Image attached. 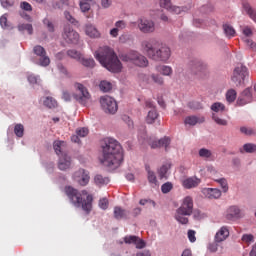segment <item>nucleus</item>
Listing matches in <instances>:
<instances>
[{
    "mask_svg": "<svg viewBox=\"0 0 256 256\" xmlns=\"http://www.w3.org/2000/svg\"><path fill=\"white\" fill-rule=\"evenodd\" d=\"M240 153H255L256 145L253 143H246L239 149Z\"/></svg>",
    "mask_w": 256,
    "mask_h": 256,
    "instance_id": "nucleus-32",
    "label": "nucleus"
},
{
    "mask_svg": "<svg viewBox=\"0 0 256 256\" xmlns=\"http://www.w3.org/2000/svg\"><path fill=\"white\" fill-rule=\"evenodd\" d=\"M79 5L82 13H87V11L91 10V2H85V0H81Z\"/></svg>",
    "mask_w": 256,
    "mask_h": 256,
    "instance_id": "nucleus-45",
    "label": "nucleus"
},
{
    "mask_svg": "<svg viewBox=\"0 0 256 256\" xmlns=\"http://www.w3.org/2000/svg\"><path fill=\"white\" fill-rule=\"evenodd\" d=\"M43 105L48 107V109H55V107H57V100L51 96L45 97L43 100Z\"/></svg>",
    "mask_w": 256,
    "mask_h": 256,
    "instance_id": "nucleus-30",
    "label": "nucleus"
},
{
    "mask_svg": "<svg viewBox=\"0 0 256 256\" xmlns=\"http://www.w3.org/2000/svg\"><path fill=\"white\" fill-rule=\"evenodd\" d=\"M156 71L164 77H171L173 75V68L167 65H159L156 67Z\"/></svg>",
    "mask_w": 256,
    "mask_h": 256,
    "instance_id": "nucleus-28",
    "label": "nucleus"
},
{
    "mask_svg": "<svg viewBox=\"0 0 256 256\" xmlns=\"http://www.w3.org/2000/svg\"><path fill=\"white\" fill-rule=\"evenodd\" d=\"M173 189V183L171 182H166L161 186V191L164 194L169 193Z\"/></svg>",
    "mask_w": 256,
    "mask_h": 256,
    "instance_id": "nucleus-52",
    "label": "nucleus"
},
{
    "mask_svg": "<svg viewBox=\"0 0 256 256\" xmlns=\"http://www.w3.org/2000/svg\"><path fill=\"white\" fill-rule=\"evenodd\" d=\"M28 82L30 85H37L39 83V76L33 74L28 75Z\"/></svg>",
    "mask_w": 256,
    "mask_h": 256,
    "instance_id": "nucleus-64",
    "label": "nucleus"
},
{
    "mask_svg": "<svg viewBox=\"0 0 256 256\" xmlns=\"http://www.w3.org/2000/svg\"><path fill=\"white\" fill-rule=\"evenodd\" d=\"M157 119H159V112L157 109H152L147 113L145 121L148 125H153Z\"/></svg>",
    "mask_w": 256,
    "mask_h": 256,
    "instance_id": "nucleus-27",
    "label": "nucleus"
},
{
    "mask_svg": "<svg viewBox=\"0 0 256 256\" xmlns=\"http://www.w3.org/2000/svg\"><path fill=\"white\" fill-rule=\"evenodd\" d=\"M198 155L202 159H211V157L213 156V152H211V150L209 149L202 148L199 150Z\"/></svg>",
    "mask_w": 256,
    "mask_h": 256,
    "instance_id": "nucleus-37",
    "label": "nucleus"
},
{
    "mask_svg": "<svg viewBox=\"0 0 256 256\" xmlns=\"http://www.w3.org/2000/svg\"><path fill=\"white\" fill-rule=\"evenodd\" d=\"M171 147V138L165 136L160 139V149H165V151H169Z\"/></svg>",
    "mask_w": 256,
    "mask_h": 256,
    "instance_id": "nucleus-35",
    "label": "nucleus"
},
{
    "mask_svg": "<svg viewBox=\"0 0 256 256\" xmlns=\"http://www.w3.org/2000/svg\"><path fill=\"white\" fill-rule=\"evenodd\" d=\"M94 183L95 185H98L101 187L102 185H107L109 183V178L108 177H103L101 174H97L94 177Z\"/></svg>",
    "mask_w": 256,
    "mask_h": 256,
    "instance_id": "nucleus-31",
    "label": "nucleus"
},
{
    "mask_svg": "<svg viewBox=\"0 0 256 256\" xmlns=\"http://www.w3.org/2000/svg\"><path fill=\"white\" fill-rule=\"evenodd\" d=\"M210 109L211 111H213L212 120L214 121V123H216V125H220L221 127H227L229 125V122L227 120L221 118L220 115L217 114L224 113V111H226L225 104L221 102H215L211 105Z\"/></svg>",
    "mask_w": 256,
    "mask_h": 256,
    "instance_id": "nucleus-7",
    "label": "nucleus"
},
{
    "mask_svg": "<svg viewBox=\"0 0 256 256\" xmlns=\"http://www.w3.org/2000/svg\"><path fill=\"white\" fill-rule=\"evenodd\" d=\"M139 205H152V207H156L157 203H155V201L151 200V199H141L139 201Z\"/></svg>",
    "mask_w": 256,
    "mask_h": 256,
    "instance_id": "nucleus-62",
    "label": "nucleus"
},
{
    "mask_svg": "<svg viewBox=\"0 0 256 256\" xmlns=\"http://www.w3.org/2000/svg\"><path fill=\"white\" fill-rule=\"evenodd\" d=\"M58 160V168L60 171H67L71 169V157L67 154H61Z\"/></svg>",
    "mask_w": 256,
    "mask_h": 256,
    "instance_id": "nucleus-18",
    "label": "nucleus"
},
{
    "mask_svg": "<svg viewBox=\"0 0 256 256\" xmlns=\"http://www.w3.org/2000/svg\"><path fill=\"white\" fill-rule=\"evenodd\" d=\"M43 23H44L45 27L48 29V31L50 33H54L55 32V26L53 25L52 21H50L49 19L45 18L43 20Z\"/></svg>",
    "mask_w": 256,
    "mask_h": 256,
    "instance_id": "nucleus-51",
    "label": "nucleus"
},
{
    "mask_svg": "<svg viewBox=\"0 0 256 256\" xmlns=\"http://www.w3.org/2000/svg\"><path fill=\"white\" fill-rule=\"evenodd\" d=\"M240 132L243 133V135H255V130L253 128L242 126L240 128Z\"/></svg>",
    "mask_w": 256,
    "mask_h": 256,
    "instance_id": "nucleus-55",
    "label": "nucleus"
},
{
    "mask_svg": "<svg viewBox=\"0 0 256 256\" xmlns=\"http://www.w3.org/2000/svg\"><path fill=\"white\" fill-rule=\"evenodd\" d=\"M76 135H78V137H87V135H89V129L79 128L76 130Z\"/></svg>",
    "mask_w": 256,
    "mask_h": 256,
    "instance_id": "nucleus-61",
    "label": "nucleus"
},
{
    "mask_svg": "<svg viewBox=\"0 0 256 256\" xmlns=\"http://www.w3.org/2000/svg\"><path fill=\"white\" fill-rule=\"evenodd\" d=\"M244 43H246L247 47H250L253 51H256V43L249 38H243Z\"/></svg>",
    "mask_w": 256,
    "mask_h": 256,
    "instance_id": "nucleus-63",
    "label": "nucleus"
},
{
    "mask_svg": "<svg viewBox=\"0 0 256 256\" xmlns=\"http://www.w3.org/2000/svg\"><path fill=\"white\" fill-rule=\"evenodd\" d=\"M85 28V33L88 37H91L92 39H99V37H101V33L95 26H93V24H86Z\"/></svg>",
    "mask_w": 256,
    "mask_h": 256,
    "instance_id": "nucleus-23",
    "label": "nucleus"
},
{
    "mask_svg": "<svg viewBox=\"0 0 256 256\" xmlns=\"http://www.w3.org/2000/svg\"><path fill=\"white\" fill-rule=\"evenodd\" d=\"M94 57L102 67H105L110 73H121L123 71V63H132L136 67H147L149 60L136 50L115 54L113 48L107 46L100 47L94 54ZM120 59V60H119ZM121 60L123 63H121Z\"/></svg>",
    "mask_w": 256,
    "mask_h": 256,
    "instance_id": "nucleus-1",
    "label": "nucleus"
},
{
    "mask_svg": "<svg viewBox=\"0 0 256 256\" xmlns=\"http://www.w3.org/2000/svg\"><path fill=\"white\" fill-rule=\"evenodd\" d=\"M98 205L100 209H103V211H105L109 207V200H107V198H102L99 200Z\"/></svg>",
    "mask_w": 256,
    "mask_h": 256,
    "instance_id": "nucleus-60",
    "label": "nucleus"
},
{
    "mask_svg": "<svg viewBox=\"0 0 256 256\" xmlns=\"http://www.w3.org/2000/svg\"><path fill=\"white\" fill-rule=\"evenodd\" d=\"M20 9L22 11H26L27 13H31V11H33V6H31V4H29L27 1H22L20 2Z\"/></svg>",
    "mask_w": 256,
    "mask_h": 256,
    "instance_id": "nucleus-47",
    "label": "nucleus"
},
{
    "mask_svg": "<svg viewBox=\"0 0 256 256\" xmlns=\"http://www.w3.org/2000/svg\"><path fill=\"white\" fill-rule=\"evenodd\" d=\"M34 54L39 57V61L37 62L40 67H49L51 64V59L47 56V51L41 45H37L33 48Z\"/></svg>",
    "mask_w": 256,
    "mask_h": 256,
    "instance_id": "nucleus-9",
    "label": "nucleus"
},
{
    "mask_svg": "<svg viewBox=\"0 0 256 256\" xmlns=\"http://www.w3.org/2000/svg\"><path fill=\"white\" fill-rule=\"evenodd\" d=\"M63 147H65V142L64 141H59V140L54 141L53 148H54V151H55L56 155H58V157H61V155L66 154L63 151Z\"/></svg>",
    "mask_w": 256,
    "mask_h": 256,
    "instance_id": "nucleus-29",
    "label": "nucleus"
},
{
    "mask_svg": "<svg viewBox=\"0 0 256 256\" xmlns=\"http://www.w3.org/2000/svg\"><path fill=\"white\" fill-rule=\"evenodd\" d=\"M159 5L162 9H166V11H169L173 6L171 0H159Z\"/></svg>",
    "mask_w": 256,
    "mask_h": 256,
    "instance_id": "nucleus-49",
    "label": "nucleus"
},
{
    "mask_svg": "<svg viewBox=\"0 0 256 256\" xmlns=\"http://www.w3.org/2000/svg\"><path fill=\"white\" fill-rule=\"evenodd\" d=\"M67 55L68 57H71V59H75L76 61H81V59L83 58V56L77 50H68Z\"/></svg>",
    "mask_w": 256,
    "mask_h": 256,
    "instance_id": "nucleus-40",
    "label": "nucleus"
},
{
    "mask_svg": "<svg viewBox=\"0 0 256 256\" xmlns=\"http://www.w3.org/2000/svg\"><path fill=\"white\" fill-rule=\"evenodd\" d=\"M202 193L207 199H219L222 195L218 188H204Z\"/></svg>",
    "mask_w": 256,
    "mask_h": 256,
    "instance_id": "nucleus-19",
    "label": "nucleus"
},
{
    "mask_svg": "<svg viewBox=\"0 0 256 256\" xmlns=\"http://www.w3.org/2000/svg\"><path fill=\"white\" fill-rule=\"evenodd\" d=\"M243 243H246V245H251V243H255V236L253 234H244L242 236Z\"/></svg>",
    "mask_w": 256,
    "mask_h": 256,
    "instance_id": "nucleus-44",
    "label": "nucleus"
},
{
    "mask_svg": "<svg viewBox=\"0 0 256 256\" xmlns=\"http://www.w3.org/2000/svg\"><path fill=\"white\" fill-rule=\"evenodd\" d=\"M100 105L104 113H109L110 115H115L119 106H117V101L111 96H102L100 98Z\"/></svg>",
    "mask_w": 256,
    "mask_h": 256,
    "instance_id": "nucleus-8",
    "label": "nucleus"
},
{
    "mask_svg": "<svg viewBox=\"0 0 256 256\" xmlns=\"http://www.w3.org/2000/svg\"><path fill=\"white\" fill-rule=\"evenodd\" d=\"M3 9H9L15 5V0H0Z\"/></svg>",
    "mask_w": 256,
    "mask_h": 256,
    "instance_id": "nucleus-53",
    "label": "nucleus"
},
{
    "mask_svg": "<svg viewBox=\"0 0 256 256\" xmlns=\"http://www.w3.org/2000/svg\"><path fill=\"white\" fill-rule=\"evenodd\" d=\"M153 61L167 63L171 59V48L167 44H159L151 58Z\"/></svg>",
    "mask_w": 256,
    "mask_h": 256,
    "instance_id": "nucleus-6",
    "label": "nucleus"
},
{
    "mask_svg": "<svg viewBox=\"0 0 256 256\" xmlns=\"http://www.w3.org/2000/svg\"><path fill=\"white\" fill-rule=\"evenodd\" d=\"M218 185H220L222 193H227L229 191V184L227 183V179L225 178H219L215 180Z\"/></svg>",
    "mask_w": 256,
    "mask_h": 256,
    "instance_id": "nucleus-36",
    "label": "nucleus"
},
{
    "mask_svg": "<svg viewBox=\"0 0 256 256\" xmlns=\"http://www.w3.org/2000/svg\"><path fill=\"white\" fill-rule=\"evenodd\" d=\"M249 77V69L243 64H238L233 71L232 81L236 87H243L245 85V79Z\"/></svg>",
    "mask_w": 256,
    "mask_h": 256,
    "instance_id": "nucleus-5",
    "label": "nucleus"
},
{
    "mask_svg": "<svg viewBox=\"0 0 256 256\" xmlns=\"http://www.w3.org/2000/svg\"><path fill=\"white\" fill-rule=\"evenodd\" d=\"M151 79L156 85H163L165 83V80L159 74H151Z\"/></svg>",
    "mask_w": 256,
    "mask_h": 256,
    "instance_id": "nucleus-46",
    "label": "nucleus"
},
{
    "mask_svg": "<svg viewBox=\"0 0 256 256\" xmlns=\"http://www.w3.org/2000/svg\"><path fill=\"white\" fill-rule=\"evenodd\" d=\"M100 162L103 163L105 167L112 170L121 167L123 163V147L119 141L111 137L103 140Z\"/></svg>",
    "mask_w": 256,
    "mask_h": 256,
    "instance_id": "nucleus-2",
    "label": "nucleus"
},
{
    "mask_svg": "<svg viewBox=\"0 0 256 256\" xmlns=\"http://www.w3.org/2000/svg\"><path fill=\"white\" fill-rule=\"evenodd\" d=\"M237 99V91L231 89L226 93V100L228 103H233Z\"/></svg>",
    "mask_w": 256,
    "mask_h": 256,
    "instance_id": "nucleus-39",
    "label": "nucleus"
},
{
    "mask_svg": "<svg viewBox=\"0 0 256 256\" xmlns=\"http://www.w3.org/2000/svg\"><path fill=\"white\" fill-rule=\"evenodd\" d=\"M236 103L239 107H243L245 105H249V103H253V90L251 89V87L245 88L240 93Z\"/></svg>",
    "mask_w": 256,
    "mask_h": 256,
    "instance_id": "nucleus-11",
    "label": "nucleus"
},
{
    "mask_svg": "<svg viewBox=\"0 0 256 256\" xmlns=\"http://www.w3.org/2000/svg\"><path fill=\"white\" fill-rule=\"evenodd\" d=\"M223 31H224L226 37H228V39L235 37V28H233V26H231L229 24H224Z\"/></svg>",
    "mask_w": 256,
    "mask_h": 256,
    "instance_id": "nucleus-33",
    "label": "nucleus"
},
{
    "mask_svg": "<svg viewBox=\"0 0 256 256\" xmlns=\"http://www.w3.org/2000/svg\"><path fill=\"white\" fill-rule=\"evenodd\" d=\"M178 210L188 215H193V198H191V196H186L182 200L181 206L178 208Z\"/></svg>",
    "mask_w": 256,
    "mask_h": 256,
    "instance_id": "nucleus-14",
    "label": "nucleus"
},
{
    "mask_svg": "<svg viewBox=\"0 0 256 256\" xmlns=\"http://www.w3.org/2000/svg\"><path fill=\"white\" fill-rule=\"evenodd\" d=\"M64 16L65 19H67L69 21V23H71L72 25H77V23H79L78 21H76V19L71 15V13H69V11H65L64 12Z\"/></svg>",
    "mask_w": 256,
    "mask_h": 256,
    "instance_id": "nucleus-57",
    "label": "nucleus"
},
{
    "mask_svg": "<svg viewBox=\"0 0 256 256\" xmlns=\"http://www.w3.org/2000/svg\"><path fill=\"white\" fill-rule=\"evenodd\" d=\"M80 63H82L84 67H95V60L93 58H81Z\"/></svg>",
    "mask_w": 256,
    "mask_h": 256,
    "instance_id": "nucleus-43",
    "label": "nucleus"
},
{
    "mask_svg": "<svg viewBox=\"0 0 256 256\" xmlns=\"http://www.w3.org/2000/svg\"><path fill=\"white\" fill-rule=\"evenodd\" d=\"M145 169L147 173L148 183H150V185H152L153 187H157V175H155V172L151 170V166H149L148 164L145 165Z\"/></svg>",
    "mask_w": 256,
    "mask_h": 256,
    "instance_id": "nucleus-24",
    "label": "nucleus"
},
{
    "mask_svg": "<svg viewBox=\"0 0 256 256\" xmlns=\"http://www.w3.org/2000/svg\"><path fill=\"white\" fill-rule=\"evenodd\" d=\"M62 37L66 43H77L79 41V33L73 30L70 25H65Z\"/></svg>",
    "mask_w": 256,
    "mask_h": 256,
    "instance_id": "nucleus-12",
    "label": "nucleus"
},
{
    "mask_svg": "<svg viewBox=\"0 0 256 256\" xmlns=\"http://www.w3.org/2000/svg\"><path fill=\"white\" fill-rule=\"evenodd\" d=\"M230 230L228 226H222L219 228V230L216 232L214 236V241L216 243H223V241H227L229 239Z\"/></svg>",
    "mask_w": 256,
    "mask_h": 256,
    "instance_id": "nucleus-15",
    "label": "nucleus"
},
{
    "mask_svg": "<svg viewBox=\"0 0 256 256\" xmlns=\"http://www.w3.org/2000/svg\"><path fill=\"white\" fill-rule=\"evenodd\" d=\"M243 10L245 11L246 15L250 17V19H252V21H254V23L256 24V10L254 8L251 7V4L244 2L242 4Z\"/></svg>",
    "mask_w": 256,
    "mask_h": 256,
    "instance_id": "nucleus-25",
    "label": "nucleus"
},
{
    "mask_svg": "<svg viewBox=\"0 0 256 256\" xmlns=\"http://www.w3.org/2000/svg\"><path fill=\"white\" fill-rule=\"evenodd\" d=\"M124 243H126V245H135V242L137 241V236H125L123 238Z\"/></svg>",
    "mask_w": 256,
    "mask_h": 256,
    "instance_id": "nucleus-50",
    "label": "nucleus"
},
{
    "mask_svg": "<svg viewBox=\"0 0 256 256\" xmlns=\"http://www.w3.org/2000/svg\"><path fill=\"white\" fill-rule=\"evenodd\" d=\"M227 219L230 220H237V219H241L243 217V214L241 213V209H239V207L237 206H231L228 211H227V215H226Z\"/></svg>",
    "mask_w": 256,
    "mask_h": 256,
    "instance_id": "nucleus-21",
    "label": "nucleus"
},
{
    "mask_svg": "<svg viewBox=\"0 0 256 256\" xmlns=\"http://www.w3.org/2000/svg\"><path fill=\"white\" fill-rule=\"evenodd\" d=\"M19 31H27L29 35H33V25L31 24H20L18 25Z\"/></svg>",
    "mask_w": 256,
    "mask_h": 256,
    "instance_id": "nucleus-42",
    "label": "nucleus"
},
{
    "mask_svg": "<svg viewBox=\"0 0 256 256\" xmlns=\"http://www.w3.org/2000/svg\"><path fill=\"white\" fill-rule=\"evenodd\" d=\"M0 25L2 29L9 28V22L7 21V14H4L0 17Z\"/></svg>",
    "mask_w": 256,
    "mask_h": 256,
    "instance_id": "nucleus-56",
    "label": "nucleus"
},
{
    "mask_svg": "<svg viewBox=\"0 0 256 256\" xmlns=\"http://www.w3.org/2000/svg\"><path fill=\"white\" fill-rule=\"evenodd\" d=\"M188 217H191V215L183 211L180 212L179 209H176L174 218L178 223H180L181 225H187V223H189Z\"/></svg>",
    "mask_w": 256,
    "mask_h": 256,
    "instance_id": "nucleus-22",
    "label": "nucleus"
},
{
    "mask_svg": "<svg viewBox=\"0 0 256 256\" xmlns=\"http://www.w3.org/2000/svg\"><path fill=\"white\" fill-rule=\"evenodd\" d=\"M198 185H201V180L197 176H190L182 180V187L184 189H195Z\"/></svg>",
    "mask_w": 256,
    "mask_h": 256,
    "instance_id": "nucleus-17",
    "label": "nucleus"
},
{
    "mask_svg": "<svg viewBox=\"0 0 256 256\" xmlns=\"http://www.w3.org/2000/svg\"><path fill=\"white\" fill-rule=\"evenodd\" d=\"M14 133L16 135V137H23L24 133H25V127L23 126V124H16L14 126Z\"/></svg>",
    "mask_w": 256,
    "mask_h": 256,
    "instance_id": "nucleus-38",
    "label": "nucleus"
},
{
    "mask_svg": "<svg viewBox=\"0 0 256 256\" xmlns=\"http://www.w3.org/2000/svg\"><path fill=\"white\" fill-rule=\"evenodd\" d=\"M74 181H76L82 187L89 184L91 177L89 176V172L85 169L77 170L73 175Z\"/></svg>",
    "mask_w": 256,
    "mask_h": 256,
    "instance_id": "nucleus-13",
    "label": "nucleus"
},
{
    "mask_svg": "<svg viewBox=\"0 0 256 256\" xmlns=\"http://www.w3.org/2000/svg\"><path fill=\"white\" fill-rule=\"evenodd\" d=\"M127 217H129V211L116 206L114 207V218L117 220H121V219H127Z\"/></svg>",
    "mask_w": 256,
    "mask_h": 256,
    "instance_id": "nucleus-26",
    "label": "nucleus"
},
{
    "mask_svg": "<svg viewBox=\"0 0 256 256\" xmlns=\"http://www.w3.org/2000/svg\"><path fill=\"white\" fill-rule=\"evenodd\" d=\"M138 29L141 33L145 34L155 33V21L147 18H141L138 20Z\"/></svg>",
    "mask_w": 256,
    "mask_h": 256,
    "instance_id": "nucleus-10",
    "label": "nucleus"
},
{
    "mask_svg": "<svg viewBox=\"0 0 256 256\" xmlns=\"http://www.w3.org/2000/svg\"><path fill=\"white\" fill-rule=\"evenodd\" d=\"M219 243L221 242H216L214 240V242L210 243L208 245V250L211 252V253H217V249H219Z\"/></svg>",
    "mask_w": 256,
    "mask_h": 256,
    "instance_id": "nucleus-58",
    "label": "nucleus"
},
{
    "mask_svg": "<svg viewBox=\"0 0 256 256\" xmlns=\"http://www.w3.org/2000/svg\"><path fill=\"white\" fill-rule=\"evenodd\" d=\"M155 42L153 40H144L141 42V51L142 53H146L147 56L152 59L153 54L155 53L154 48Z\"/></svg>",
    "mask_w": 256,
    "mask_h": 256,
    "instance_id": "nucleus-16",
    "label": "nucleus"
},
{
    "mask_svg": "<svg viewBox=\"0 0 256 256\" xmlns=\"http://www.w3.org/2000/svg\"><path fill=\"white\" fill-rule=\"evenodd\" d=\"M99 87H100V91L107 93L111 91L113 86L111 85V82L101 81Z\"/></svg>",
    "mask_w": 256,
    "mask_h": 256,
    "instance_id": "nucleus-41",
    "label": "nucleus"
},
{
    "mask_svg": "<svg viewBox=\"0 0 256 256\" xmlns=\"http://www.w3.org/2000/svg\"><path fill=\"white\" fill-rule=\"evenodd\" d=\"M205 123V117L204 116H187L184 119V124L189 125V127H195L197 124Z\"/></svg>",
    "mask_w": 256,
    "mask_h": 256,
    "instance_id": "nucleus-20",
    "label": "nucleus"
},
{
    "mask_svg": "<svg viewBox=\"0 0 256 256\" xmlns=\"http://www.w3.org/2000/svg\"><path fill=\"white\" fill-rule=\"evenodd\" d=\"M134 245L136 249H145L147 244L141 238L136 237V241L134 242Z\"/></svg>",
    "mask_w": 256,
    "mask_h": 256,
    "instance_id": "nucleus-54",
    "label": "nucleus"
},
{
    "mask_svg": "<svg viewBox=\"0 0 256 256\" xmlns=\"http://www.w3.org/2000/svg\"><path fill=\"white\" fill-rule=\"evenodd\" d=\"M65 193L74 207L83 209L87 214L91 213V209H93V196L88 194L86 190L78 192L77 189L67 186Z\"/></svg>",
    "mask_w": 256,
    "mask_h": 256,
    "instance_id": "nucleus-3",
    "label": "nucleus"
},
{
    "mask_svg": "<svg viewBox=\"0 0 256 256\" xmlns=\"http://www.w3.org/2000/svg\"><path fill=\"white\" fill-rule=\"evenodd\" d=\"M188 107L189 109L199 110L203 109V104L199 101L194 100L188 103Z\"/></svg>",
    "mask_w": 256,
    "mask_h": 256,
    "instance_id": "nucleus-48",
    "label": "nucleus"
},
{
    "mask_svg": "<svg viewBox=\"0 0 256 256\" xmlns=\"http://www.w3.org/2000/svg\"><path fill=\"white\" fill-rule=\"evenodd\" d=\"M74 87L77 91L76 94L73 95L75 101L79 103L80 105H83L84 107H87V105H90L91 103V94L89 93V90L87 87H85L81 83H75Z\"/></svg>",
    "mask_w": 256,
    "mask_h": 256,
    "instance_id": "nucleus-4",
    "label": "nucleus"
},
{
    "mask_svg": "<svg viewBox=\"0 0 256 256\" xmlns=\"http://www.w3.org/2000/svg\"><path fill=\"white\" fill-rule=\"evenodd\" d=\"M115 27L118 29V31H123V29L127 28V22H125V20H119L115 22Z\"/></svg>",
    "mask_w": 256,
    "mask_h": 256,
    "instance_id": "nucleus-59",
    "label": "nucleus"
},
{
    "mask_svg": "<svg viewBox=\"0 0 256 256\" xmlns=\"http://www.w3.org/2000/svg\"><path fill=\"white\" fill-rule=\"evenodd\" d=\"M169 169H171V163L163 164L160 169L158 170V175L161 179L164 177H167V173L169 172Z\"/></svg>",
    "mask_w": 256,
    "mask_h": 256,
    "instance_id": "nucleus-34",
    "label": "nucleus"
}]
</instances>
